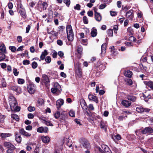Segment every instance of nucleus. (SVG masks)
<instances>
[{"mask_svg":"<svg viewBox=\"0 0 153 153\" xmlns=\"http://www.w3.org/2000/svg\"><path fill=\"white\" fill-rule=\"evenodd\" d=\"M41 139L42 142L45 143H48L50 140V139L48 136H42Z\"/></svg>","mask_w":153,"mask_h":153,"instance_id":"nucleus-24","label":"nucleus"},{"mask_svg":"<svg viewBox=\"0 0 153 153\" xmlns=\"http://www.w3.org/2000/svg\"><path fill=\"white\" fill-rule=\"evenodd\" d=\"M108 34L110 36H113V30L112 29H109L108 31Z\"/></svg>","mask_w":153,"mask_h":153,"instance_id":"nucleus-62","label":"nucleus"},{"mask_svg":"<svg viewBox=\"0 0 153 153\" xmlns=\"http://www.w3.org/2000/svg\"><path fill=\"white\" fill-rule=\"evenodd\" d=\"M128 40L129 41H131L135 42L136 39L134 37L131 36H130Z\"/></svg>","mask_w":153,"mask_h":153,"instance_id":"nucleus-61","label":"nucleus"},{"mask_svg":"<svg viewBox=\"0 0 153 153\" xmlns=\"http://www.w3.org/2000/svg\"><path fill=\"white\" fill-rule=\"evenodd\" d=\"M64 100L63 99H60L58 100L56 102V105L58 110L59 109L61 106L63 104Z\"/></svg>","mask_w":153,"mask_h":153,"instance_id":"nucleus-19","label":"nucleus"},{"mask_svg":"<svg viewBox=\"0 0 153 153\" xmlns=\"http://www.w3.org/2000/svg\"><path fill=\"white\" fill-rule=\"evenodd\" d=\"M95 19L96 20L99 22H100L102 19V16L100 14L98 13H97L94 14Z\"/></svg>","mask_w":153,"mask_h":153,"instance_id":"nucleus-25","label":"nucleus"},{"mask_svg":"<svg viewBox=\"0 0 153 153\" xmlns=\"http://www.w3.org/2000/svg\"><path fill=\"white\" fill-rule=\"evenodd\" d=\"M127 98L128 100L131 101L132 102H135L137 99L136 97L131 94L128 95L127 96Z\"/></svg>","mask_w":153,"mask_h":153,"instance_id":"nucleus-23","label":"nucleus"},{"mask_svg":"<svg viewBox=\"0 0 153 153\" xmlns=\"http://www.w3.org/2000/svg\"><path fill=\"white\" fill-rule=\"evenodd\" d=\"M81 145L85 148L89 149L90 148V146L88 140L84 138L81 139L79 140Z\"/></svg>","mask_w":153,"mask_h":153,"instance_id":"nucleus-5","label":"nucleus"},{"mask_svg":"<svg viewBox=\"0 0 153 153\" xmlns=\"http://www.w3.org/2000/svg\"><path fill=\"white\" fill-rule=\"evenodd\" d=\"M142 95L143 97H144V100L146 102H147L149 100L151 99L152 97L151 95L150 94H143Z\"/></svg>","mask_w":153,"mask_h":153,"instance_id":"nucleus-30","label":"nucleus"},{"mask_svg":"<svg viewBox=\"0 0 153 153\" xmlns=\"http://www.w3.org/2000/svg\"><path fill=\"white\" fill-rule=\"evenodd\" d=\"M82 46H79L77 49V52H78L79 56L78 57L80 58L82 55Z\"/></svg>","mask_w":153,"mask_h":153,"instance_id":"nucleus-33","label":"nucleus"},{"mask_svg":"<svg viewBox=\"0 0 153 153\" xmlns=\"http://www.w3.org/2000/svg\"><path fill=\"white\" fill-rule=\"evenodd\" d=\"M25 80L22 79H19L18 80V82L19 84H22L25 82Z\"/></svg>","mask_w":153,"mask_h":153,"instance_id":"nucleus-57","label":"nucleus"},{"mask_svg":"<svg viewBox=\"0 0 153 153\" xmlns=\"http://www.w3.org/2000/svg\"><path fill=\"white\" fill-rule=\"evenodd\" d=\"M30 61L27 60H25L23 61L22 62L23 64L24 65H29L30 64Z\"/></svg>","mask_w":153,"mask_h":153,"instance_id":"nucleus-63","label":"nucleus"},{"mask_svg":"<svg viewBox=\"0 0 153 153\" xmlns=\"http://www.w3.org/2000/svg\"><path fill=\"white\" fill-rule=\"evenodd\" d=\"M77 68L78 69V72L77 73V76L79 78L82 77V70L81 69V65L79 63H77Z\"/></svg>","mask_w":153,"mask_h":153,"instance_id":"nucleus-15","label":"nucleus"},{"mask_svg":"<svg viewBox=\"0 0 153 153\" xmlns=\"http://www.w3.org/2000/svg\"><path fill=\"white\" fill-rule=\"evenodd\" d=\"M61 115L59 111H57L54 114L55 118L56 119H58Z\"/></svg>","mask_w":153,"mask_h":153,"instance_id":"nucleus-44","label":"nucleus"},{"mask_svg":"<svg viewBox=\"0 0 153 153\" xmlns=\"http://www.w3.org/2000/svg\"><path fill=\"white\" fill-rule=\"evenodd\" d=\"M27 109L30 112H31L34 111L35 110V108L34 107L30 106Z\"/></svg>","mask_w":153,"mask_h":153,"instance_id":"nucleus-56","label":"nucleus"},{"mask_svg":"<svg viewBox=\"0 0 153 153\" xmlns=\"http://www.w3.org/2000/svg\"><path fill=\"white\" fill-rule=\"evenodd\" d=\"M38 66V64L37 63L34 61L33 62L32 64V67L33 69L36 68Z\"/></svg>","mask_w":153,"mask_h":153,"instance_id":"nucleus-51","label":"nucleus"},{"mask_svg":"<svg viewBox=\"0 0 153 153\" xmlns=\"http://www.w3.org/2000/svg\"><path fill=\"white\" fill-rule=\"evenodd\" d=\"M9 48L12 52H15L16 50V48L14 46H10L9 47Z\"/></svg>","mask_w":153,"mask_h":153,"instance_id":"nucleus-47","label":"nucleus"},{"mask_svg":"<svg viewBox=\"0 0 153 153\" xmlns=\"http://www.w3.org/2000/svg\"><path fill=\"white\" fill-rule=\"evenodd\" d=\"M105 4H100L99 6V8L100 9H102L104 8L106 6Z\"/></svg>","mask_w":153,"mask_h":153,"instance_id":"nucleus-60","label":"nucleus"},{"mask_svg":"<svg viewBox=\"0 0 153 153\" xmlns=\"http://www.w3.org/2000/svg\"><path fill=\"white\" fill-rule=\"evenodd\" d=\"M37 102L40 105H42L44 103V100L42 98H39Z\"/></svg>","mask_w":153,"mask_h":153,"instance_id":"nucleus-45","label":"nucleus"},{"mask_svg":"<svg viewBox=\"0 0 153 153\" xmlns=\"http://www.w3.org/2000/svg\"><path fill=\"white\" fill-rule=\"evenodd\" d=\"M63 2L65 3L66 6L68 7L70 4V0H63Z\"/></svg>","mask_w":153,"mask_h":153,"instance_id":"nucleus-58","label":"nucleus"},{"mask_svg":"<svg viewBox=\"0 0 153 153\" xmlns=\"http://www.w3.org/2000/svg\"><path fill=\"white\" fill-rule=\"evenodd\" d=\"M54 87L51 88V91L52 93L58 95L61 91V88L60 85L57 82H55L54 85Z\"/></svg>","mask_w":153,"mask_h":153,"instance_id":"nucleus-2","label":"nucleus"},{"mask_svg":"<svg viewBox=\"0 0 153 153\" xmlns=\"http://www.w3.org/2000/svg\"><path fill=\"white\" fill-rule=\"evenodd\" d=\"M11 117L16 121H18L19 120V118L18 115L15 114H12L11 115Z\"/></svg>","mask_w":153,"mask_h":153,"instance_id":"nucleus-39","label":"nucleus"},{"mask_svg":"<svg viewBox=\"0 0 153 153\" xmlns=\"http://www.w3.org/2000/svg\"><path fill=\"white\" fill-rule=\"evenodd\" d=\"M51 75L52 76L53 78H56L58 75L57 73L55 71H52V73Z\"/></svg>","mask_w":153,"mask_h":153,"instance_id":"nucleus-46","label":"nucleus"},{"mask_svg":"<svg viewBox=\"0 0 153 153\" xmlns=\"http://www.w3.org/2000/svg\"><path fill=\"white\" fill-rule=\"evenodd\" d=\"M145 84L151 89L153 90V82L151 81H146Z\"/></svg>","mask_w":153,"mask_h":153,"instance_id":"nucleus-35","label":"nucleus"},{"mask_svg":"<svg viewBox=\"0 0 153 153\" xmlns=\"http://www.w3.org/2000/svg\"><path fill=\"white\" fill-rule=\"evenodd\" d=\"M133 10H130L126 12V17L130 20H132L133 17Z\"/></svg>","mask_w":153,"mask_h":153,"instance_id":"nucleus-12","label":"nucleus"},{"mask_svg":"<svg viewBox=\"0 0 153 153\" xmlns=\"http://www.w3.org/2000/svg\"><path fill=\"white\" fill-rule=\"evenodd\" d=\"M67 115L66 114H64L63 112L61 114V117L62 118H60V120L61 121L62 120H64L66 118Z\"/></svg>","mask_w":153,"mask_h":153,"instance_id":"nucleus-43","label":"nucleus"},{"mask_svg":"<svg viewBox=\"0 0 153 153\" xmlns=\"http://www.w3.org/2000/svg\"><path fill=\"white\" fill-rule=\"evenodd\" d=\"M125 76L128 77H131L132 75V72L129 70L126 71L124 73Z\"/></svg>","mask_w":153,"mask_h":153,"instance_id":"nucleus-29","label":"nucleus"},{"mask_svg":"<svg viewBox=\"0 0 153 153\" xmlns=\"http://www.w3.org/2000/svg\"><path fill=\"white\" fill-rule=\"evenodd\" d=\"M128 33L127 35L131 36L133 34V31L131 28H128L127 29Z\"/></svg>","mask_w":153,"mask_h":153,"instance_id":"nucleus-41","label":"nucleus"},{"mask_svg":"<svg viewBox=\"0 0 153 153\" xmlns=\"http://www.w3.org/2000/svg\"><path fill=\"white\" fill-rule=\"evenodd\" d=\"M83 20L84 24H87L88 23V19L86 16H84L83 17Z\"/></svg>","mask_w":153,"mask_h":153,"instance_id":"nucleus-50","label":"nucleus"},{"mask_svg":"<svg viewBox=\"0 0 153 153\" xmlns=\"http://www.w3.org/2000/svg\"><path fill=\"white\" fill-rule=\"evenodd\" d=\"M106 125V122L105 121L102 120L100 123V126L101 128H104Z\"/></svg>","mask_w":153,"mask_h":153,"instance_id":"nucleus-40","label":"nucleus"},{"mask_svg":"<svg viewBox=\"0 0 153 153\" xmlns=\"http://www.w3.org/2000/svg\"><path fill=\"white\" fill-rule=\"evenodd\" d=\"M28 91L31 94H34L36 91L35 85L33 83L30 82L29 85L27 86Z\"/></svg>","mask_w":153,"mask_h":153,"instance_id":"nucleus-6","label":"nucleus"},{"mask_svg":"<svg viewBox=\"0 0 153 153\" xmlns=\"http://www.w3.org/2000/svg\"><path fill=\"white\" fill-rule=\"evenodd\" d=\"M17 7L19 9V12L20 13L21 16L25 19L26 18V13L25 10L21 3H20L17 4Z\"/></svg>","mask_w":153,"mask_h":153,"instance_id":"nucleus-3","label":"nucleus"},{"mask_svg":"<svg viewBox=\"0 0 153 153\" xmlns=\"http://www.w3.org/2000/svg\"><path fill=\"white\" fill-rule=\"evenodd\" d=\"M88 98L90 100L93 101L96 103H98L99 102L98 98L96 96H94L92 94H89Z\"/></svg>","mask_w":153,"mask_h":153,"instance_id":"nucleus-14","label":"nucleus"},{"mask_svg":"<svg viewBox=\"0 0 153 153\" xmlns=\"http://www.w3.org/2000/svg\"><path fill=\"white\" fill-rule=\"evenodd\" d=\"M66 29L68 40L70 41H72L73 40L74 37L72 27L70 25H67Z\"/></svg>","mask_w":153,"mask_h":153,"instance_id":"nucleus-1","label":"nucleus"},{"mask_svg":"<svg viewBox=\"0 0 153 153\" xmlns=\"http://www.w3.org/2000/svg\"><path fill=\"white\" fill-rule=\"evenodd\" d=\"M94 151L96 153H103V149L99 146H95Z\"/></svg>","mask_w":153,"mask_h":153,"instance_id":"nucleus-26","label":"nucleus"},{"mask_svg":"<svg viewBox=\"0 0 153 153\" xmlns=\"http://www.w3.org/2000/svg\"><path fill=\"white\" fill-rule=\"evenodd\" d=\"M97 29L95 27L93 28V30L91 31V36L93 37H94L96 36L97 35Z\"/></svg>","mask_w":153,"mask_h":153,"instance_id":"nucleus-34","label":"nucleus"},{"mask_svg":"<svg viewBox=\"0 0 153 153\" xmlns=\"http://www.w3.org/2000/svg\"><path fill=\"white\" fill-rule=\"evenodd\" d=\"M107 44L106 43L103 44L101 46V53H105L106 52Z\"/></svg>","mask_w":153,"mask_h":153,"instance_id":"nucleus-32","label":"nucleus"},{"mask_svg":"<svg viewBox=\"0 0 153 153\" xmlns=\"http://www.w3.org/2000/svg\"><path fill=\"white\" fill-rule=\"evenodd\" d=\"M63 143L65 144L69 147H71L72 146V142L70 140L69 137H65L63 140Z\"/></svg>","mask_w":153,"mask_h":153,"instance_id":"nucleus-16","label":"nucleus"},{"mask_svg":"<svg viewBox=\"0 0 153 153\" xmlns=\"http://www.w3.org/2000/svg\"><path fill=\"white\" fill-rule=\"evenodd\" d=\"M102 148L103 149V152L105 153H111V151L106 145H102L101 146Z\"/></svg>","mask_w":153,"mask_h":153,"instance_id":"nucleus-18","label":"nucleus"},{"mask_svg":"<svg viewBox=\"0 0 153 153\" xmlns=\"http://www.w3.org/2000/svg\"><path fill=\"white\" fill-rule=\"evenodd\" d=\"M37 131L39 133H42L44 132L46 133H47L48 131V129L47 127H45L44 128L43 127H40L37 129Z\"/></svg>","mask_w":153,"mask_h":153,"instance_id":"nucleus-13","label":"nucleus"},{"mask_svg":"<svg viewBox=\"0 0 153 153\" xmlns=\"http://www.w3.org/2000/svg\"><path fill=\"white\" fill-rule=\"evenodd\" d=\"M44 121V123L47 126H53V124L51 123L50 121H47L45 120H43Z\"/></svg>","mask_w":153,"mask_h":153,"instance_id":"nucleus-52","label":"nucleus"},{"mask_svg":"<svg viewBox=\"0 0 153 153\" xmlns=\"http://www.w3.org/2000/svg\"><path fill=\"white\" fill-rule=\"evenodd\" d=\"M19 133L22 135H24L26 137H29L31 135L30 134H29L26 132L23 128H21L19 129Z\"/></svg>","mask_w":153,"mask_h":153,"instance_id":"nucleus-17","label":"nucleus"},{"mask_svg":"<svg viewBox=\"0 0 153 153\" xmlns=\"http://www.w3.org/2000/svg\"><path fill=\"white\" fill-rule=\"evenodd\" d=\"M15 147L8 149L6 151V153H14V150L16 149Z\"/></svg>","mask_w":153,"mask_h":153,"instance_id":"nucleus-38","label":"nucleus"},{"mask_svg":"<svg viewBox=\"0 0 153 153\" xmlns=\"http://www.w3.org/2000/svg\"><path fill=\"white\" fill-rule=\"evenodd\" d=\"M14 99L13 101H12L10 103V107L11 110L12 111H13L14 110L15 107L17 105V102L16 101L15 98H14Z\"/></svg>","mask_w":153,"mask_h":153,"instance_id":"nucleus-8","label":"nucleus"},{"mask_svg":"<svg viewBox=\"0 0 153 153\" xmlns=\"http://www.w3.org/2000/svg\"><path fill=\"white\" fill-rule=\"evenodd\" d=\"M0 51L1 52H2L4 54L7 53L6 47L4 44L3 43L1 46H0Z\"/></svg>","mask_w":153,"mask_h":153,"instance_id":"nucleus-27","label":"nucleus"},{"mask_svg":"<svg viewBox=\"0 0 153 153\" xmlns=\"http://www.w3.org/2000/svg\"><path fill=\"white\" fill-rule=\"evenodd\" d=\"M4 146L7 149H10L15 147V146L11 143L8 142H5L3 144Z\"/></svg>","mask_w":153,"mask_h":153,"instance_id":"nucleus-22","label":"nucleus"},{"mask_svg":"<svg viewBox=\"0 0 153 153\" xmlns=\"http://www.w3.org/2000/svg\"><path fill=\"white\" fill-rule=\"evenodd\" d=\"M150 110V109L148 108H146L142 107H137L136 108V111L140 113L143 112H148Z\"/></svg>","mask_w":153,"mask_h":153,"instance_id":"nucleus-11","label":"nucleus"},{"mask_svg":"<svg viewBox=\"0 0 153 153\" xmlns=\"http://www.w3.org/2000/svg\"><path fill=\"white\" fill-rule=\"evenodd\" d=\"M112 138H113L114 140H116L118 141L121 139V137L120 135L119 134H117L114 137H112Z\"/></svg>","mask_w":153,"mask_h":153,"instance_id":"nucleus-48","label":"nucleus"},{"mask_svg":"<svg viewBox=\"0 0 153 153\" xmlns=\"http://www.w3.org/2000/svg\"><path fill=\"white\" fill-rule=\"evenodd\" d=\"M121 104L125 107L128 108L131 105V102L128 100H123L122 101Z\"/></svg>","mask_w":153,"mask_h":153,"instance_id":"nucleus-20","label":"nucleus"},{"mask_svg":"<svg viewBox=\"0 0 153 153\" xmlns=\"http://www.w3.org/2000/svg\"><path fill=\"white\" fill-rule=\"evenodd\" d=\"M48 33L49 34H52L55 36H57L58 35V32H55L54 31L52 30L51 32H48Z\"/></svg>","mask_w":153,"mask_h":153,"instance_id":"nucleus-42","label":"nucleus"},{"mask_svg":"<svg viewBox=\"0 0 153 153\" xmlns=\"http://www.w3.org/2000/svg\"><path fill=\"white\" fill-rule=\"evenodd\" d=\"M112 150L115 153H119L120 150L115 147H112Z\"/></svg>","mask_w":153,"mask_h":153,"instance_id":"nucleus-59","label":"nucleus"},{"mask_svg":"<svg viewBox=\"0 0 153 153\" xmlns=\"http://www.w3.org/2000/svg\"><path fill=\"white\" fill-rule=\"evenodd\" d=\"M1 86H0L1 88H3L4 87H6L7 86V83L5 81V79L4 78H2L1 79Z\"/></svg>","mask_w":153,"mask_h":153,"instance_id":"nucleus-36","label":"nucleus"},{"mask_svg":"<svg viewBox=\"0 0 153 153\" xmlns=\"http://www.w3.org/2000/svg\"><path fill=\"white\" fill-rule=\"evenodd\" d=\"M5 58V54L0 52V62L4 61Z\"/></svg>","mask_w":153,"mask_h":153,"instance_id":"nucleus-37","label":"nucleus"},{"mask_svg":"<svg viewBox=\"0 0 153 153\" xmlns=\"http://www.w3.org/2000/svg\"><path fill=\"white\" fill-rule=\"evenodd\" d=\"M153 132V129L151 127H147L142 130V133L143 134H149Z\"/></svg>","mask_w":153,"mask_h":153,"instance_id":"nucleus-10","label":"nucleus"},{"mask_svg":"<svg viewBox=\"0 0 153 153\" xmlns=\"http://www.w3.org/2000/svg\"><path fill=\"white\" fill-rule=\"evenodd\" d=\"M80 104L83 111L87 110L88 107L85 100L83 99H81L79 100Z\"/></svg>","mask_w":153,"mask_h":153,"instance_id":"nucleus-9","label":"nucleus"},{"mask_svg":"<svg viewBox=\"0 0 153 153\" xmlns=\"http://www.w3.org/2000/svg\"><path fill=\"white\" fill-rule=\"evenodd\" d=\"M11 136V134L9 133H1V134L0 137L2 139H5L7 137H10Z\"/></svg>","mask_w":153,"mask_h":153,"instance_id":"nucleus-31","label":"nucleus"},{"mask_svg":"<svg viewBox=\"0 0 153 153\" xmlns=\"http://www.w3.org/2000/svg\"><path fill=\"white\" fill-rule=\"evenodd\" d=\"M8 88L9 90L15 91L17 94H20L22 92V89L21 87L16 85H10Z\"/></svg>","mask_w":153,"mask_h":153,"instance_id":"nucleus-4","label":"nucleus"},{"mask_svg":"<svg viewBox=\"0 0 153 153\" xmlns=\"http://www.w3.org/2000/svg\"><path fill=\"white\" fill-rule=\"evenodd\" d=\"M58 53L59 56L61 58H62L64 55L63 52L62 51H59L58 52Z\"/></svg>","mask_w":153,"mask_h":153,"instance_id":"nucleus-64","label":"nucleus"},{"mask_svg":"<svg viewBox=\"0 0 153 153\" xmlns=\"http://www.w3.org/2000/svg\"><path fill=\"white\" fill-rule=\"evenodd\" d=\"M15 140L18 143H20L22 141V139L21 135L18 134V132H15Z\"/></svg>","mask_w":153,"mask_h":153,"instance_id":"nucleus-21","label":"nucleus"},{"mask_svg":"<svg viewBox=\"0 0 153 153\" xmlns=\"http://www.w3.org/2000/svg\"><path fill=\"white\" fill-rule=\"evenodd\" d=\"M69 115L72 117H75V112L73 110H71L69 112Z\"/></svg>","mask_w":153,"mask_h":153,"instance_id":"nucleus-54","label":"nucleus"},{"mask_svg":"<svg viewBox=\"0 0 153 153\" xmlns=\"http://www.w3.org/2000/svg\"><path fill=\"white\" fill-rule=\"evenodd\" d=\"M42 81L46 86H48L49 85V83L50 82V81L49 78L48 76L45 74L42 75Z\"/></svg>","mask_w":153,"mask_h":153,"instance_id":"nucleus-7","label":"nucleus"},{"mask_svg":"<svg viewBox=\"0 0 153 153\" xmlns=\"http://www.w3.org/2000/svg\"><path fill=\"white\" fill-rule=\"evenodd\" d=\"M40 2H41L40 4H42V8L43 10H46L48 6V4L47 3V2L46 1H44L42 3V1H39V3Z\"/></svg>","mask_w":153,"mask_h":153,"instance_id":"nucleus-28","label":"nucleus"},{"mask_svg":"<svg viewBox=\"0 0 153 153\" xmlns=\"http://www.w3.org/2000/svg\"><path fill=\"white\" fill-rule=\"evenodd\" d=\"M126 82L129 85H131L132 84V81L130 79H128L126 80Z\"/></svg>","mask_w":153,"mask_h":153,"instance_id":"nucleus-55","label":"nucleus"},{"mask_svg":"<svg viewBox=\"0 0 153 153\" xmlns=\"http://www.w3.org/2000/svg\"><path fill=\"white\" fill-rule=\"evenodd\" d=\"M45 61L48 63H50L51 61V58L50 56H47L45 59Z\"/></svg>","mask_w":153,"mask_h":153,"instance_id":"nucleus-53","label":"nucleus"},{"mask_svg":"<svg viewBox=\"0 0 153 153\" xmlns=\"http://www.w3.org/2000/svg\"><path fill=\"white\" fill-rule=\"evenodd\" d=\"M13 73L15 76H17L19 73V71H17V70L16 68H14L13 70Z\"/></svg>","mask_w":153,"mask_h":153,"instance_id":"nucleus-49","label":"nucleus"}]
</instances>
